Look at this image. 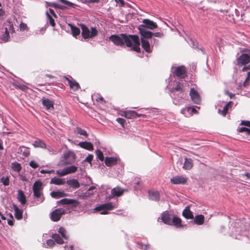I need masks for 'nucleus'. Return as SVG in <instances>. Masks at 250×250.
Wrapping results in <instances>:
<instances>
[{"label":"nucleus","instance_id":"nucleus-47","mask_svg":"<svg viewBox=\"0 0 250 250\" xmlns=\"http://www.w3.org/2000/svg\"><path fill=\"white\" fill-rule=\"evenodd\" d=\"M29 166L33 168H36L39 167V164L34 160L30 161Z\"/></svg>","mask_w":250,"mask_h":250},{"label":"nucleus","instance_id":"nucleus-53","mask_svg":"<svg viewBox=\"0 0 250 250\" xmlns=\"http://www.w3.org/2000/svg\"><path fill=\"white\" fill-rule=\"evenodd\" d=\"M48 17L49 19V22H50V25L53 27L55 26V22L54 20L51 16H50L48 14Z\"/></svg>","mask_w":250,"mask_h":250},{"label":"nucleus","instance_id":"nucleus-4","mask_svg":"<svg viewBox=\"0 0 250 250\" xmlns=\"http://www.w3.org/2000/svg\"><path fill=\"white\" fill-rule=\"evenodd\" d=\"M67 211L68 210L64 208L55 209L50 214V219L54 222H57L61 219L62 215L67 213Z\"/></svg>","mask_w":250,"mask_h":250},{"label":"nucleus","instance_id":"nucleus-55","mask_svg":"<svg viewBox=\"0 0 250 250\" xmlns=\"http://www.w3.org/2000/svg\"><path fill=\"white\" fill-rule=\"evenodd\" d=\"M20 27L21 30H26V29H27V26L26 24L23 23V22H21L20 24Z\"/></svg>","mask_w":250,"mask_h":250},{"label":"nucleus","instance_id":"nucleus-62","mask_svg":"<svg viewBox=\"0 0 250 250\" xmlns=\"http://www.w3.org/2000/svg\"><path fill=\"white\" fill-rule=\"evenodd\" d=\"M86 2L89 3H97L99 1V0H85Z\"/></svg>","mask_w":250,"mask_h":250},{"label":"nucleus","instance_id":"nucleus-35","mask_svg":"<svg viewBox=\"0 0 250 250\" xmlns=\"http://www.w3.org/2000/svg\"><path fill=\"white\" fill-rule=\"evenodd\" d=\"M171 224L174 225L177 228H179L182 226L181 220L177 216H174L171 221Z\"/></svg>","mask_w":250,"mask_h":250},{"label":"nucleus","instance_id":"nucleus-29","mask_svg":"<svg viewBox=\"0 0 250 250\" xmlns=\"http://www.w3.org/2000/svg\"><path fill=\"white\" fill-rule=\"evenodd\" d=\"M66 183L68 184L70 187L73 188H78L80 186L78 180L74 179L67 180L66 182Z\"/></svg>","mask_w":250,"mask_h":250},{"label":"nucleus","instance_id":"nucleus-41","mask_svg":"<svg viewBox=\"0 0 250 250\" xmlns=\"http://www.w3.org/2000/svg\"><path fill=\"white\" fill-rule=\"evenodd\" d=\"M58 232L61 234L62 237L64 239H68V236L66 234V230L63 228L60 227L59 229Z\"/></svg>","mask_w":250,"mask_h":250},{"label":"nucleus","instance_id":"nucleus-40","mask_svg":"<svg viewBox=\"0 0 250 250\" xmlns=\"http://www.w3.org/2000/svg\"><path fill=\"white\" fill-rule=\"evenodd\" d=\"M46 3L48 6H52L56 8H57L61 9H63L66 8V7L63 5L55 2H46Z\"/></svg>","mask_w":250,"mask_h":250},{"label":"nucleus","instance_id":"nucleus-37","mask_svg":"<svg viewBox=\"0 0 250 250\" xmlns=\"http://www.w3.org/2000/svg\"><path fill=\"white\" fill-rule=\"evenodd\" d=\"M11 167L14 171L17 172H20L21 169V165L17 162L12 163L11 164Z\"/></svg>","mask_w":250,"mask_h":250},{"label":"nucleus","instance_id":"nucleus-58","mask_svg":"<svg viewBox=\"0 0 250 250\" xmlns=\"http://www.w3.org/2000/svg\"><path fill=\"white\" fill-rule=\"evenodd\" d=\"M153 36L156 37H162L163 35V33L160 32H156L153 33Z\"/></svg>","mask_w":250,"mask_h":250},{"label":"nucleus","instance_id":"nucleus-7","mask_svg":"<svg viewBox=\"0 0 250 250\" xmlns=\"http://www.w3.org/2000/svg\"><path fill=\"white\" fill-rule=\"evenodd\" d=\"M250 62V56L246 53H243L236 59V65L242 66L248 64Z\"/></svg>","mask_w":250,"mask_h":250},{"label":"nucleus","instance_id":"nucleus-23","mask_svg":"<svg viewBox=\"0 0 250 250\" xmlns=\"http://www.w3.org/2000/svg\"><path fill=\"white\" fill-rule=\"evenodd\" d=\"M193 167L192 160L190 158H185L183 168L186 170H189Z\"/></svg>","mask_w":250,"mask_h":250},{"label":"nucleus","instance_id":"nucleus-46","mask_svg":"<svg viewBox=\"0 0 250 250\" xmlns=\"http://www.w3.org/2000/svg\"><path fill=\"white\" fill-rule=\"evenodd\" d=\"M137 245L139 248L143 249L144 250H147L150 248L149 245H144L142 243H138Z\"/></svg>","mask_w":250,"mask_h":250},{"label":"nucleus","instance_id":"nucleus-52","mask_svg":"<svg viewBox=\"0 0 250 250\" xmlns=\"http://www.w3.org/2000/svg\"><path fill=\"white\" fill-rule=\"evenodd\" d=\"M54 172H55V171L54 170H44V169H42L40 171V172L41 173H42V174H44V173L50 174V173H54Z\"/></svg>","mask_w":250,"mask_h":250},{"label":"nucleus","instance_id":"nucleus-2","mask_svg":"<svg viewBox=\"0 0 250 250\" xmlns=\"http://www.w3.org/2000/svg\"><path fill=\"white\" fill-rule=\"evenodd\" d=\"M43 185L41 181H36L33 185V195L37 199L39 203H42L44 200L43 194Z\"/></svg>","mask_w":250,"mask_h":250},{"label":"nucleus","instance_id":"nucleus-32","mask_svg":"<svg viewBox=\"0 0 250 250\" xmlns=\"http://www.w3.org/2000/svg\"><path fill=\"white\" fill-rule=\"evenodd\" d=\"M33 145L35 147H41L42 148H45L46 146L44 142L39 139L34 142Z\"/></svg>","mask_w":250,"mask_h":250},{"label":"nucleus","instance_id":"nucleus-26","mask_svg":"<svg viewBox=\"0 0 250 250\" xmlns=\"http://www.w3.org/2000/svg\"><path fill=\"white\" fill-rule=\"evenodd\" d=\"M149 198L150 200L158 201L160 199L159 193L156 191H149Z\"/></svg>","mask_w":250,"mask_h":250},{"label":"nucleus","instance_id":"nucleus-5","mask_svg":"<svg viewBox=\"0 0 250 250\" xmlns=\"http://www.w3.org/2000/svg\"><path fill=\"white\" fill-rule=\"evenodd\" d=\"M62 158V165H68L72 164L75 162L76 155L73 152L69 151L63 154Z\"/></svg>","mask_w":250,"mask_h":250},{"label":"nucleus","instance_id":"nucleus-43","mask_svg":"<svg viewBox=\"0 0 250 250\" xmlns=\"http://www.w3.org/2000/svg\"><path fill=\"white\" fill-rule=\"evenodd\" d=\"M96 154L97 155V158L101 161H103L104 160L103 153L101 150L99 149L96 150Z\"/></svg>","mask_w":250,"mask_h":250},{"label":"nucleus","instance_id":"nucleus-19","mask_svg":"<svg viewBox=\"0 0 250 250\" xmlns=\"http://www.w3.org/2000/svg\"><path fill=\"white\" fill-rule=\"evenodd\" d=\"M42 104L47 110H52L54 109L53 102L48 99H42Z\"/></svg>","mask_w":250,"mask_h":250},{"label":"nucleus","instance_id":"nucleus-6","mask_svg":"<svg viewBox=\"0 0 250 250\" xmlns=\"http://www.w3.org/2000/svg\"><path fill=\"white\" fill-rule=\"evenodd\" d=\"M78 169V167L75 166H71L66 167L62 169L57 170L56 174L60 176H63L67 174L75 173Z\"/></svg>","mask_w":250,"mask_h":250},{"label":"nucleus","instance_id":"nucleus-36","mask_svg":"<svg viewBox=\"0 0 250 250\" xmlns=\"http://www.w3.org/2000/svg\"><path fill=\"white\" fill-rule=\"evenodd\" d=\"M52 237L58 244H62L64 243V241L59 234H53L52 235Z\"/></svg>","mask_w":250,"mask_h":250},{"label":"nucleus","instance_id":"nucleus-21","mask_svg":"<svg viewBox=\"0 0 250 250\" xmlns=\"http://www.w3.org/2000/svg\"><path fill=\"white\" fill-rule=\"evenodd\" d=\"M17 199L22 205H24L26 203V197L23 191L21 190H19L17 195Z\"/></svg>","mask_w":250,"mask_h":250},{"label":"nucleus","instance_id":"nucleus-18","mask_svg":"<svg viewBox=\"0 0 250 250\" xmlns=\"http://www.w3.org/2000/svg\"><path fill=\"white\" fill-rule=\"evenodd\" d=\"M118 162V158L116 157H105L104 159V163L106 166L112 167L117 164Z\"/></svg>","mask_w":250,"mask_h":250},{"label":"nucleus","instance_id":"nucleus-27","mask_svg":"<svg viewBox=\"0 0 250 250\" xmlns=\"http://www.w3.org/2000/svg\"><path fill=\"white\" fill-rule=\"evenodd\" d=\"M141 40L142 42V46L144 48V49L147 52H151V49L149 42L145 40L142 38H141Z\"/></svg>","mask_w":250,"mask_h":250},{"label":"nucleus","instance_id":"nucleus-34","mask_svg":"<svg viewBox=\"0 0 250 250\" xmlns=\"http://www.w3.org/2000/svg\"><path fill=\"white\" fill-rule=\"evenodd\" d=\"M50 195L54 198H59L65 196L66 194L63 191H52L50 193Z\"/></svg>","mask_w":250,"mask_h":250},{"label":"nucleus","instance_id":"nucleus-39","mask_svg":"<svg viewBox=\"0 0 250 250\" xmlns=\"http://www.w3.org/2000/svg\"><path fill=\"white\" fill-rule=\"evenodd\" d=\"M71 27V30L72 32V34L73 36L76 37L79 35L80 33V30L79 28L76 27L75 26L70 25Z\"/></svg>","mask_w":250,"mask_h":250},{"label":"nucleus","instance_id":"nucleus-60","mask_svg":"<svg viewBox=\"0 0 250 250\" xmlns=\"http://www.w3.org/2000/svg\"><path fill=\"white\" fill-rule=\"evenodd\" d=\"M29 154L30 151L28 149H26L24 151H23V155L25 157L28 156L29 155Z\"/></svg>","mask_w":250,"mask_h":250},{"label":"nucleus","instance_id":"nucleus-54","mask_svg":"<svg viewBox=\"0 0 250 250\" xmlns=\"http://www.w3.org/2000/svg\"><path fill=\"white\" fill-rule=\"evenodd\" d=\"M241 125L250 127V121H242L241 123Z\"/></svg>","mask_w":250,"mask_h":250},{"label":"nucleus","instance_id":"nucleus-28","mask_svg":"<svg viewBox=\"0 0 250 250\" xmlns=\"http://www.w3.org/2000/svg\"><path fill=\"white\" fill-rule=\"evenodd\" d=\"M136 111L133 110L125 111H123V113L121 114L122 116H124L126 118L128 119H134L135 118Z\"/></svg>","mask_w":250,"mask_h":250},{"label":"nucleus","instance_id":"nucleus-33","mask_svg":"<svg viewBox=\"0 0 250 250\" xmlns=\"http://www.w3.org/2000/svg\"><path fill=\"white\" fill-rule=\"evenodd\" d=\"M134 188L135 190L141 189L142 187V180L139 177H136L133 181Z\"/></svg>","mask_w":250,"mask_h":250},{"label":"nucleus","instance_id":"nucleus-64","mask_svg":"<svg viewBox=\"0 0 250 250\" xmlns=\"http://www.w3.org/2000/svg\"><path fill=\"white\" fill-rule=\"evenodd\" d=\"M47 149L50 151V152H52L53 154H56L57 153V150H54L53 149L51 148H47Z\"/></svg>","mask_w":250,"mask_h":250},{"label":"nucleus","instance_id":"nucleus-31","mask_svg":"<svg viewBox=\"0 0 250 250\" xmlns=\"http://www.w3.org/2000/svg\"><path fill=\"white\" fill-rule=\"evenodd\" d=\"M205 221V217L204 215L202 214L197 215L195 216L194 219V222L195 224L198 225H201L204 223Z\"/></svg>","mask_w":250,"mask_h":250},{"label":"nucleus","instance_id":"nucleus-1","mask_svg":"<svg viewBox=\"0 0 250 250\" xmlns=\"http://www.w3.org/2000/svg\"><path fill=\"white\" fill-rule=\"evenodd\" d=\"M115 45L122 46L125 45L131 47V50L139 52L140 51V42L139 37L135 35L120 34L112 35L109 38Z\"/></svg>","mask_w":250,"mask_h":250},{"label":"nucleus","instance_id":"nucleus-9","mask_svg":"<svg viewBox=\"0 0 250 250\" xmlns=\"http://www.w3.org/2000/svg\"><path fill=\"white\" fill-rule=\"evenodd\" d=\"M171 97L173 99H176V93L179 92L180 93L177 94L178 98H182V93L183 92V85L179 83H176V85L170 90Z\"/></svg>","mask_w":250,"mask_h":250},{"label":"nucleus","instance_id":"nucleus-13","mask_svg":"<svg viewBox=\"0 0 250 250\" xmlns=\"http://www.w3.org/2000/svg\"><path fill=\"white\" fill-rule=\"evenodd\" d=\"M173 73L179 78L184 79L186 75V68L184 66L177 67Z\"/></svg>","mask_w":250,"mask_h":250},{"label":"nucleus","instance_id":"nucleus-12","mask_svg":"<svg viewBox=\"0 0 250 250\" xmlns=\"http://www.w3.org/2000/svg\"><path fill=\"white\" fill-rule=\"evenodd\" d=\"M138 30L141 35V38L143 39H150L153 36V33L147 30L146 29L144 28L143 25H139L138 27Z\"/></svg>","mask_w":250,"mask_h":250},{"label":"nucleus","instance_id":"nucleus-11","mask_svg":"<svg viewBox=\"0 0 250 250\" xmlns=\"http://www.w3.org/2000/svg\"><path fill=\"white\" fill-rule=\"evenodd\" d=\"M115 208V206L113 205L112 203L108 202L96 207L94 209L93 212L100 211L102 210H111Z\"/></svg>","mask_w":250,"mask_h":250},{"label":"nucleus","instance_id":"nucleus-17","mask_svg":"<svg viewBox=\"0 0 250 250\" xmlns=\"http://www.w3.org/2000/svg\"><path fill=\"white\" fill-rule=\"evenodd\" d=\"M125 190V189L118 187L114 188L111 191V197L120 196L123 194Z\"/></svg>","mask_w":250,"mask_h":250},{"label":"nucleus","instance_id":"nucleus-25","mask_svg":"<svg viewBox=\"0 0 250 250\" xmlns=\"http://www.w3.org/2000/svg\"><path fill=\"white\" fill-rule=\"evenodd\" d=\"M50 184L56 185H62L66 183L64 179L59 178L57 177H53L50 180Z\"/></svg>","mask_w":250,"mask_h":250},{"label":"nucleus","instance_id":"nucleus-15","mask_svg":"<svg viewBox=\"0 0 250 250\" xmlns=\"http://www.w3.org/2000/svg\"><path fill=\"white\" fill-rule=\"evenodd\" d=\"M189 95L192 101L195 104H199L200 101V97L198 92L193 88H191Z\"/></svg>","mask_w":250,"mask_h":250},{"label":"nucleus","instance_id":"nucleus-44","mask_svg":"<svg viewBox=\"0 0 250 250\" xmlns=\"http://www.w3.org/2000/svg\"><path fill=\"white\" fill-rule=\"evenodd\" d=\"M0 182L2 183V184L5 186H8L9 184V179L8 177H2L0 179Z\"/></svg>","mask_w":250,"mask_h":250},{"label":"nucleus","instance_id":"nucleus-10","mask_svg":"<svg viewBox=\"0 0 250 250\" xmlns=\"http://www.w3.org/2000/svg\"><path fill=\"white\" fill-rule=\"evenodd\" d=\"M187 181L188 178L183 175L176 176L170 179L171 183L175 185L185 184Z\"/></svg>","mask_w":250,"mask_h":250},{"label":"nucleus","instance_id":"nucleus-51","mask_svg":"<svg viewBox=\"0 0 250 250\" xmlns=\"http://www.w3.org/2000/svg\"><path fill=\"white\" fill-rule=\"evenodd\" d=\"M225 93L226 95H228L230 99H233L235 97V94H233L230 92H229L228 90H225Z\"/></svg>","mask_w":250,"mask_h":250},{"label":"nucleus","instance_id":"nucleus-57","mask_svg":"<svg viewBox=\"0 0 250 250\" xmlns=\"http://www.w3.org/2000/svg\"><path fill=\"white\" fill-rule=\"evenodd\" d=\"M59 0L62 3H64L68 6H71L73 4L72 3H71V2H70L69 1H67L66 0Z\"/></svg>","mask_w":250,"mask_h":250},{"label":"nucleus","instance_id":"nucleus-42","mask_svg":"<svg viewBox=\"0 0 250 250\" xmlns=\"http://www.w3.org/2000/svg\"><path fill=\"white\" fill-rule=\"evenodd\" d=\"M228 109H229L228 104H226L224 106L223 109L222 110L219 109L218 112L220 114H221L223 116H225L228 112Z\"/></svg>","mask_w":250,"mask_h":250},{"label":"nucleus","instance_id":"nucleus-63","mask_svg":"<svg viewBox=\"0 0 250 250\" xmlns=\"http://www.w3.org/2000/svg\"><path fill=\"white\" fill-rule=\"evenodd\" d=\"M243 176H246L248 179H250V173L249 172H246L242 174Z\"/></svg>","mask_w":250,"mask_h":250},{"label":"nucleus","instance_id":"nucleus-49","mask_svg":"<svg viewBox=\"0 0 250 250\" xmlns=\"http://www.w3.org/2000/svg\"><path fill=\"white\" fill-rule=\"evenodd\" d=\"M116 121L119 124L124 127V124L125 122V119L121 118H118L116 119Z\"/></svg>","mask_w":250,"mask_h":250},{"label":"nucleus","instance_id":"nucleus-56","mask_svg":"<svg viewBox=\"0 0 250 250\" xmlns=\"http://www.w3.org/2000/svg\"><path fill=\"white\" fill-rule=\"evenodd\" d=\"M9 30L11 33H13L15 32L13 25L11 22H9Z\"/></svg>","mask_w":250,"mask_h":250},{"label":"nucleus","instance_id":"nucleus-45","mask_svg":"<svg viewBox=\"0 0 250 250\" xmlns=\"http://www.w3.org/2000/svg\"><path fill=\"white\" fill-rule=\"evenodd\" d=\"M76 131L77 132V133H78L80 135H83L84 136H87V134L86 131L84 130V129H82L81 128L77 127Z\"/></svg>","mask_w":250,"mask_h":250},{"label":"nucleus","instance_id":"nucleus-14","mask_svg":"<svg viewBox=\"0 0 250 250\" xmlns=\"http://www.w3.org/2000/svg\"><path fill=\"white\" fill-rule=\"evenodd\" d=\"M143 24L141 25H143L144 28H148L151 30H153L157 27V25L156 23L154 21L149 20V19H144L143 21Z\"/></svg>","mask_w":250,"mask_h":250},{"label":"nucleus","instance_id":"nucleus-16","mask_svg":"<svg viewBox=\"0 0 250 250\" xmlns=\"http://www.w3.org/2000/svg\"><path fill=\"white\" fill-rule=\"evenodd\" d=\"M64 78L67 81L70 88L72 89L74 91L78 90L80 88V85L76 81L71 80L66 77H64Z\"/></svg>","mask_w":250,"mask_h":250},{"label":"nucleus","instance_id":"nucleus-3","mask_svg":"<svg viewBox=\"0 0 250 250\" xmlns=\"http://www.w3.org/2000/svg\"><path fill=\"white\" fill-rule=\"evenodd\" d=\"M80 26L82 30V35L84 39L92 38L97 35V31L96 28L91 27L90 31L88 28L84 24H81Z\"/></svg>","mask_w":250,"mask_h":250},{"label":"nucleus","instance_id":"nucleus-24","mask_svg":"<svg viewBox=\"0 0 250 250\" xmlns=\"http://www.w3.org/2000/svg\"><path fill=\"white\" fill-rule=\"evenodd\" d=\"M78 146H79L82 148H84L88 150H92L93 149V145L90 142H80L78 144Z\"/></svg>","mask_w":250,"mask_h":250},{"label":"nucleus","instance_id":"nucleus-22","mask_svg":"<svg viewBox=\"0 0 250 250\" xmlns=\"http://www.w3.org/2000/svg\"><path fill=\"white\" fill-rule=\"evenodd\" d=\"M182 214L183 216L188 219L194 218L193 215L190 211L189 206L186 207L185 209L183 211Z\"/></svg>","mask_w":250,"mask_h":250},{"label":"nucleus","instance_id":"nucleus-59","mask_svg":"<svg viewBox=\"0 0 250 250\" xmlns=\"http://www.w3.org/2000/svg\"><path fill=\"white\" fill-rule=\"evenodd\" d=\"M247 127H242L239 128L238 130L239 132H246Z\"/></svg>","mask_w":250,"mask_h":250},{"label":"nucleus","instance_id":"nucleus-20","mask_svg":"<svg viewBox=\"0 0 250 250\" xmlns=\"http://www.w3.org/2000/svg\"><path fill=\"white\" fill-rule=\"evenodd\" d=\"M161 219L162 220V222H163L166 224H171V218L170 216V215L167 212H165L162 214Z\"/></svg>","mask_w":250,"mask_h":250},{"label":"nucleus","instance_id":"nucleus-48","mask_svg":"<svg viewBox=\"0 0 250 250\" xmlns=\"http://www.w3.org/2000/svg\"><path fill=\"white\" fill-rule=\"evenodd\" d=\"M93 158V155L92 154H89L86 158L83 160V162H87L90 164L91 163Z\"/></svg>","mask_w":250,"mask_h":250},{"label":"nucleus","instance_id":"nucleus-50","mask_svg":"<svg viewBox=\"0 0 250 250\" xmlns=\"http://www.w3.org/2000/svg\"><path fill=\"white\" fill-rule=\"evenodd\" d=\"M46 244L50 247H52L55 245V242L53 240L49 239L47 240Z\"/></svg>","mask_w":250,"mask_h":250},{"label":"nucleus","instance_id":"nucleus-61","mask_svg":"<svg viewBox=\"0 0 250 250\" xmlns=\"http://www.w3.org/2000/svg\"><path fill=\"white\" fill-rule=\"evenodd\" d=\"M10 216L11 217L12 220H10V219L8 220V224L10 226H12V225H13L14 220H13V218L12 215H10Z\"/></svg>","mask_w":250,"mask_h":250},{"label":"nucleus","instance_id":"nucleus-38","mask_svg":"<svg viewBox=\"0 0 250 250\" xmlns=\"http://www.w3.org/2000/svg\"><path fill=\"white\" fill-rule=\"evenodd\" d=\"M10 38L9 32L7 28H5V32L2 34L1 38V40L4 42L8 41Z\"/></svg>","mask_w":250,"mask_h":250},{"label":"nucleus","instance_id":"nucleus-30","mask_svg":"<svg viewBox=\"0 0 250 250\" xmlns=\"http://www.w3.org/2000/svg\"><path fill=\"white\" fill-rule=\"evenodd\" d=\"M13 209L15 211V216L18 220H21L22 218V210L20 209L16 205H13Z\"/></svg>","mask_w":250,"mask_h":250},{"label":"nucleus","instance_id":"nucleus-8","mask_svg":"<svg viewBox=\"0 0 250 250\" xmlns=\"http://www.w3.org/2000/svg\"><path fill=\"white\" fill-rule=\"evenodd\" d=\"M58 203L62 205H68L71 208L77 207L80 204L78 200L68 198H63L58 201Z\"/></svg>","mask_w":250,"mask_h":250}]
</instances>
